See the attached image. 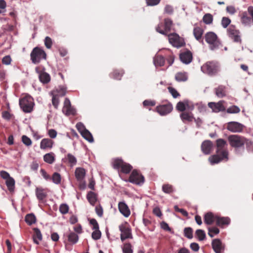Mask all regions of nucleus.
Masks as SVG:
<instances>
[{
    "label": "nucleus",
    "mask_w": 253,
    "mask_h": 253,
    "mask_svg": "<svg viewBox=\"0 0 253 253\" xmlns=\"http://www.w3.org/2000/svg\"><path fill=\"white\" fill-rule=\"evenodd\" d=\"M54 93L55 95H56L57 96H63L66 93V89L64 86H59L56 90H54L52 91L50 94Z\"/></svg>",
    "instance_id": "obj_38"
},
{
    "label": "nucleus",
    "mask_w": 253,
    "mask_h": 253,
    "mask_svg": "<svg viewBox=\"0 0 253 253\" xmlns=\"http://www.w3.org/2000/svg\"><path fill=\"white\" fill-rule=\"evenodd\" d=\"M231 20L226 17H223L221 20V25L224 28H226L230 24Z\"/></svg>",
    "instance_id": "obj_57"
},
{
    "label": "nucleus",
    "mask_w": 253,
    "mask_h": 253,
    "mask_svg": "<svg viewBox=\"0 0 253 253\" xmlns=\"http://www.w3.org/2000/svg\"><path fill=\"white\" fill-rule=\"evenodd\" d=\"M215 95L220 98L225 96V86L222 85H219L217 87L214 88Z\"/></svg>",
    "instance_id": "obj_35"
},
{
    "label": "nucleus",
    "mask_w": 253,
    "mask_h": 253,
    "mask_svg": "<svg viewBox=\"0 0 253 253\" xmlns=\"http://www.w3.org/2000/svg\"><path fill=\"white\" fill-rule=\"evenodd\" d=\"M205 39L209 44L210 49L211 50H216L221 45L220 40L216 34L213 32H207L205 35Z\"/></svg>",
    "instance_id": "obj_3"
},
{
    "label": "nucleus",
    "mask_w": 253,
    "mask_h": 253,
    "mask_svg": "<svg viewBox=\"0 0 253 253\" xmlns=\"http://www.w3.org/2000/svg\"><path fill=\"white\" fill-rule=\"evenodd\" d=\"M25 220L29 225H31L36 223L37 219L33 213H29L26 215Z\"/></svg>",
    "instance_id": "obj_37"
},
{
    "label": "nucleus",
    "mask_w": 253,
    "mask_h": 253,
    "mask_svg": "<svg viewBox=\"0 0 253 253\" xmlns=\"http://www.w3.org/2000/svg\"><path fill=\"white\" fill-rule=\"evenodd\" d=\"M211 246L215 253H222L224 251V245L219 239H215L212 241Z\"/></svg>",
    "instance_id": "obj_21"
},
{
    "label": "nucleus",
    "mask_w": 253,
    "mask_h": 253,
    "mask_svg": "<svg viewBox=\"0 0 253 253\" xmlns=\"http://www.w3.org/2000/svg\"><path fill=\"white\" fill-rule=\"evenodd\" d=\"M216 153L223 155L224 157L228 156V152L226 148L227 143L223 139H218L216 141Z\"/></svg>",
    "instance_id": "obj_15"
},
{
    "label": "nucleus",
    "mask_w": 253,
    "mask_h": 253,
    "mask_svg": "<svg viewBox=\"0 0 253 253\" xmlns=\"http://www.w3.org/2000/svg\"><path fill=\"white\" fill-rule=\"evenodd\" d=\"M227 35L234 42L241 43L240 32L234 25L229 26L227 30Z\"/></svg>",
    "instance_id": "obj_11"
},
{
    "label": "nucleus",
    "mask_w": 253,
    "mask_h": 253,
    "mask_svg": "<svg viewBox=\"0 0 253 253\" xmlns=\"http://www.w3.org/2000/svg\"><path fill=\"white\" fill-rule=\"evenodd\" d=\"M172 25V20L169 18H166L164 23H161L157 26L156 31L162 35H167L171 30Z\"/></svg>",
    "instance_id": "obj_9"
},
{
    "label": "nucleus",
    "mask_w": 253,
    "mask_h": 253,
    "mask_svg": "<svg viewBox=\"0 0 253 253\" xmlns=\"http://www.w3.org/2000/svg\"><path fill=\"white\" fill-rule=\"evenodd\" d=\"M118 208L120 212L125 217H128L131 214L130 210L124 201L118 203Z\"/></svg>",
    "instance_id": "obj_19"
},
{
    "label": "nucleus",
    "mask_w": 253,
    "mask_h": 253,
    "mask_svg": "<svg viewBox=\"0 0 253 253\" xmlns=\"http://www.w3.org/2000/svg\"><path fill=\"white\" fill-rule=\"evenodd\" d=\"M163 191L167 194H170L172 193L174 190L172 185L169 184H165L162 186Z\"/></svg>",
    "instance_id": "obj_44"
},
{
    "label": "nucleus",
    "mask_w": 253,
    "mask_h": 253,
    "mask_svg": "<svg viewBox=\"0 0 253 253\" xmlns=\"http://www.w3.org/2000/svg\"><path fill=\"white\" fill-rule=\"evenodd\" d=\"M82 136L86 140L89 142L93 141V138L91 133L88 130H86L83 132L81 134Z\"/></svg>",
    "instance_id": "obj_43"
},
{
    "label": "nucleus",
    "mask_w": 253,
    "mask_h": 253,
    "mask_svg": "<svg viewBox=\"0 0 253 253\" xmlns=\"http://www.w3.org/2000/svg\"><path fill=\"white\" fill-rule=\"evenodd\" d=\"M184 236L188 239L193 238V230L191 227H186L184 230Z\"/></svg>",
    "instance_id": "obj_53"
},
{
    "label": "nucleus",
    "mask_w": 253,
    "mask_h": 253,
    "mask_svg": "<svg viewBox=\"0 0 253 253\" xmlns=\"http://www.w3.org/2000/svg\"><path fill=\"white\" fill-rule=\"evenodd\" d=\"M11 62V58L10 55H6L2 59V63L4 65H9Z\"/></svg>",
    "instance_id": "obj_64"
},
{
    "label": "nucleus",
    "mask_w": 253,
    "mask_h": 253,
    "mask_svg": "<svg viewBox=\"0 0 253 253\" xmlns=\"http://www.w3.org/2000/svg\"><path fill=\"white\" fill-rule=\"evenodd\" d=\"M203 20L205 24H211L213 21V16L210 13H207L203 16Z\"/></svg>",
    "instance_id": "obj_49"
},
{
    "label": "nucleus",
    "mask_w": 253,
    "mask_h": 253,
    "mask_svg": "<svg viewBox=\"0 0 253 253\" xmlns=\"http://www.w3.org/2000/svg\"><path fill=\"white\" fill-rule=\"evenodd\" d=\"M93 231L92 233L91 237L94 240H97L100 239L101 236V232L99 230V229L93 230Z\"/></svg>",
    "instance_id": "obj_52"
},
{
    "label": "nucleus",
    "mask_w": 253,
    "mask_h": 253,
    "mask_svg": "<svg viewBox=\"0 0 253 253\" xmlns=\"http://www.w3.org/2000/svg\"><path fill=\"white\" fill-rule=\"evenodd\" d=\"M62 112L67 116H75L76 114V109L71 105V102L68 98L65 99Z\"/></svg>",
    "instance_id": "obj_14"
},
{
    "label": "nucleus",
    "mask_w": 253,
    "mask_h": 253,
    "mask_svg": "<svg viewBox=\"0 0 253 253\" xmlns=\"http://www.w3.org/2000/svg\"><path fill=\"white\" fill-rule=\"evenodd\" d=\"M44 44L45 46L47 48L50 49L51 48L52 45V39L49 37H46L44 39Z\"/></svg>",
    "instance_id": "obj_59"
},
{
    "label": "nucleus",
    "mask_w": 253,
    "mask_h": 253,
    "mask_svg": "<svg viewBox=\"0 0 253 253\" xmlns=\"http://www.w3.org/2000/svg\"><path fill=\"white\" fill-rule=\"evenodd\" d=\"M201 70L210 75H215L219 71V66L217 62L209 61L201 67Z\"/></svg>",
    "instance_id": "obj_7"
},
{
    "label": "nucleus",
    "mask_w": 253,
    "mask_h": 253,
    "mask_svg": "<svg viewBox=\"0 0 253 253\" xmlns=\"http://www.w3.org/2000/svg\"><path fill=\"white\" fill-rule=\"evenodd\" d=\"M194 105L197 107V109L200 113H204L207 111L206 106L202 103H196Z\"/></svg>",
    "instance_id": "obj_54"
},
{
    "label": "nucleus",
    "mask_w": 253,
    "mask_h": 253,
    "mask_svg": "<svg viewBox=\"0 0 253 253\" xmlns=\"http://www.w3.org/2000/svg\"><path fill=\"white\" fill-rule=\"evenodd\" d=\"M212 146L213 144L211 141L210 140L205 141L202 144V150L204 154H209L212 149Z\"/></svg>",
    "instance_id": "obj_29"
},
{
    "label": "nucleus",
    "mask_w": 253,
    "mask_h": 253,
    "mask_svg": "<svg viewBox=\"0 0 253 253\" xmlns=\"http://www.w3.org/2000/svg\"><path fill=\"white\" fill-rule=\"evenodd\" d=\"M162 52L163 55L157 54L153 58V62L155 67L158 68L164 66L165 58L169 64L168 66L172 65L174 60V56L172 52L169 49H164Z\"/></svg>",
    "instance_id": "obj_2"
},
{
    "label": "nucleus",
    "mask_w": 253,
    "mask_h": 253,
    "mask_svg": "<svg viewBox=\"0 0 253 253\" xmlns=\"http://www.w3.org/2000/svg\"><path fill=\"white\" fill-rule=\"evenodd\" d=\"M87 199L91 205H94L97 201V195L93 192H89L88 193L87 196Z\"/></svg>",
    "instance_id": "obj_39"
},
{
    "label": "nucleus",
    "mask_w": 253,
    "mask_h": 253,
    "mask_svg": "<svg viewBox=\"0 0 253 253\" xmlns=\"http://www.w3.org/2000/svg\"><path fill=\"white\" fill-rule=\"evenodd\" d=\"M40 172L43 178L45 180L49 181L51 180V176L46 172V171L44 169H42L40 170Z\"/></svg>",
    "instance_id": "obj_61"
},
{
    "label": "nucleus",
    "mask_w": 253,
    "mask_h": 253,
    "mask_svg": "<svg viewBox=\"0 0 253 253\" xmlns=\"http://www.w3.org/2000/svg\"><path fill=\"white\" fill-rule=\"evenodd\" d=\"M169 91L171 94L172 97L174 98H176L179 96H180V94L178 92V91L173 87L171 86H169L168 87Z\"/></svg>",
    "instance_id": "obj_56"
},
{
    "label": "nucleus",
    "mask_w": 253,
    "mask_h": 253,
    "mask_svg": "<svg viewBox=\"0 0 253 253\" xmlns=\"http://www.w3.org/2000/svg\"><path fill=\"white\" fill-rule=\"evenodd\" d=\"M120 231L121 232V239L124 241L126 239H132L131 229L127 222H125L119 226Z\"/></svg>",
    "instance_id": "obj_13"
},
{
    "label": "nucleus",
    "mask_w": 253,
    "mask_h": 253,
    "mask_svg": "<svg viewBox=\"0 0 253 253\" xmlns=\"http://www.w3.org/2000/svg\"><path fill=\"white\" fill-rule=\"evenodd\" d=\"M43 159L46 163L51 165L55 162L56 156L53 152H51L44 155Z\"/></svg>",
    "instance_id": "obj_31"
},
{
    "label": "nucleus",
    "mask_w": 253,
    "mask_h": 253,
    "mask_svg": "<svg viewBox=\"0 0 253 253\" xmlns=\"http://www.w3.org/2000/svg\"><path fill=\"white\" fill-rule=\"evenodd\" d=\"M52 97V103L53 105L55 108H57L58 105L59 104V97L57 96L56 95H55L54 93L50 94Z\"/></svg>",
    "instance_id": "obj_55"
},
{
    "label": "nucleus",
    "mask_w": 253,
    "mask_h": 253,
    "mask_svg": "<svg viewBox=\"0 0 253 253\" xmlns=\"http://www.w3.org/2000/svg\"><path fill=\"white\" fill-rule=\"evenodd\" d=\"M33 230L34 231V234L33 235V239L34 242L35 244L39 245L40 243V242L42 240V234L41 233V231L40 230V229L39 228H34Z\"/></svg>",
    "instance_id": "obj_33"
},
{
    "label": "nucleus",
    "mask_w": 253,
    "mask_h": 253,
    "mask_svg": "<svg viewBox=\"0 0 253 253\" xmlns=\"http://www.w3.org/2000/svg\"><path fill=\"white\" fill-rule=\"evenodd\" d=\"M15 180L12 177H10V178L5 180V184L8 190L10 191H13L15 188Z\"/></svg>",
    "instance_id": "obj_40"
},
{
    "label": "nucleus",
    "mask_w": 253,
    "mask_h": 253,
    "mask_svg": "<svg viewBox=\"0 0 253 253\" xmlns=\"http://www.w3.org/2000/svg\"><path fill=\"white\" fill-rule=\"evenodd\" d=\"M228 140L230 145L234 148H240L246 142V139L244 137L237 134L229 135Z\"/></svg>",
    "instance_id": "obj_8"
},
{
    "label": "nucleus",
    "mask_w": 253,
    "mask_h": 253,
    "mask_svg": "<svg viewBox=\"0 0 253 253\" xmlns=\"http://www.w3.org/2000/svg\"><path fill=\"white\" fill-rule=\"evenodd\" d=\"M145 178L143 175L137 170H133L131 173L128 181L133 184L141 185L144 183Z\"/></svg>",
    "instance_id": "obj_10"
},
{
    "label": "nucleus",
    "mask_w": 253,
    "mask_h": 253,
    "mask_svg": "<svg viewBox=\"0 0 253 253\" xmlns=\"http://www.w3.org/2000/svg\"><path fill=\"white\" fill-rule=\"evenodd\" d=\"M208 235L211 237H213L214 235L218 234L219 233V229L215 226L208 227Z\"/></svg>",
    "instance_id": "obj_45"
},
{
    "label": "nucleus",
    "mask_w": 253,
    "mask_h": 253,
    "mask_svg": "<svg viewBox=\"0 0 253 253\" xmlns=\"http://www.w3.org/2000/svg\"><path fill=\"white\" fill-rule=\"evenodd\" d=\"M36 71L39 74V79L40 81L43 84H45L49 83L50 81V75L45 72H40L38 71V68H36Z\"/></svg>",
    "instance_id": "obj_30"
},
{
    "label": "nucleus",
    "mask_w": 253,
    "mask_h": 253,
    "mask_svg": "<svg viewBox=\"0 0 253 253\" xmlns=\"http://www.w3.org/2000/svg\"><path fill=\"white\" fill-rule=\"evenodd\" d=\"M122 249L123 253H133L132 246L129 243L124 244Z\"/></svg>",
    "instance_id": "obj_46"
},
{
    "label": "nucleus",
    "mask_w": 253,
    "mask_h": 253,
    "mask_svg": "<svg viewBox=\"0 0 253 253\" xmlns=\"http://www.w3.org/2000/svg\"><path fill=\"white\" fill-rule=\"evenodd\" d=\"M241 19L242 23L247 26H250L252 21V18L248 16L246 11L242 13Z\"/></svg>",
    "instance_id": "obj_36"
},
{
    "label": "nucleus",
    "mask_w": 253,
    "mask_h": 253,
    "mask_svg": "<svg viewBox=\"0 0 253 253\" xmlns=\"http://www.w3.org/2000/svg\"><path fill=\"white\" fill-rule=\"evenodd\" d=\"M156 109L160 115L164 116L170 113L173 109V107L171 103H168L157 106Z\"/></svg>",
    "instance_id": "obj_17"
},
{
    "label": "nucleus",
    "mask_w": 253,
    "mask_h": 253,
    "mask_svg": "<svg viewBox=\"0 0 253 253\" xmlns=\"http://www.w3.org/2000/svg\"><path fill=\"white\" fill-rule=\"evenodd\" d=\"M168 38L169 43L174 47L179 48L185 44L184 39L176 33L168 35Z\"/></svg>",
    "instance_id": "obj_12"
},
{
    "label": "nucleus",
    "mask_w": 253,
    "mask_h": 253,
    "mask_svg": "<svg viewBox=\"0 0 253 253\" xmlns=\"http://www.w3.org/2000/svg\"><path fill=\"white\" fill-rule=\"evenodd\" d=\"M161 0H146L147 5L153 6L159 4Z\"/></svg>",
    "instance_id": "obj_62"
},
{
    "label": "nucleus",
    "mask_w": 253,
    "mask_h": 253,
    "mask_svg": "<svg viewBox=\"0 0 253 253\" xmlns=\"http://www.w3.org/2000/svg\"><path fill=\"white\" fill-rule=\"evenodd\" d=\"M179 58L183 63L188 64L190 63L193 60V55L190 51L185 50L181 51L180 53Z\"/></svg>",
    "instance_id": "obj_18"
},
{
    "label": "nucleus",
    "mask_w": 253,
    "mask_h": 253,
    "mask_svg": "<svg viewBox=\"0 0 253 253\" xmlns=\"http://www.w3.org/2000/svg\"><path fill=\"white\" fill-rule=\"evenodd\" d=\"M53 140L49 138H43L40 143V148L42 150L51 149L54 145Z\"/></svg>",
    "instance_id": "obj_26"
},
{
    "label": "nucleus",
    "mask_w": 253,
    "mask_h": 253,
    "mask_svg": "<svg viewBox=\"0 0 253 253\" xmlns=\"http://www.w3.org/2000/svg\"><path fill=\"white\" fill-rule=\"evenodd\" d=\"M19 105L24 113H30L34 110L35 103L31 96L26 95L19 99Z\"/></svg>",
    "instance_id": "obj_4"
},
{
    "label": "nucleus",
    "mask_w": 253,
    "mask_h": 253,
    "mask_svg": "<svg viewBox=\"0 0 253 253\" xmlns=\"http://www.w3.org/2000/svg\"><path fill=\"white\" fill-rule=\"evenodd\" d=\"M215 222L216 225L223 228L230 224V219L228 217H220L217 215L215 217Z\"/></svg>",
    "instance_id": "obj_27"
},
{
    "label": "nucleus",
    "mask_w": 253,
    "mask_h": 253,
    "mask_svg": "<svg viewBox=\"0 0 253 253\" xmlns=\"http://www.w3.org/2000/svg\"><path fill=\"white\" fill-rule=\"evenodd\" d=\"M76 127L81 134L86 130L84 124L81 122L78 123Z\"/></svg>",
    "instance_id": "obj_63"
},
{
    "label": "nucleus",
    "mask_w": 253,
    "mask_h": 253,
    "mask_svg": "<svg viewBox=\"0 0 253 253\" xmlns=\"http://www.w3.org/2000/svg\"><path fill=\"white\" fill-rule=\"evenodd\" d=\"M49 190L47 188L37 187L35 190L36 195L40 202H43L47 196Z\"/></svg>",
    "instance_id": "obj_20"
},
{
    "label": "nucleus",
    "mask_w": 253,
    "mask_h": 253,
    "mask_svg": "<svg viewBox=\"0 0 253 253\" xmlns=\"http://www.w3.org/2000/svg\"><path fill=\"white\" fill-rule=\"evenodd\" d=\"M175 79L178 82H185L188 79L187 74L185 72H178L175 75Z\"/></svg>",
    "instance_id": "obj_34"
},
{
    "label": "nucleus",
    "mask_w": 253,
    "mask_h": 253,
    "mask_svg": "<svg viewBox=\"0 0 253 253\" xmlns=\"http://www.w3.org/2000/svg\"><path fill=\"white\" fill-rule=\"evenodd\" d=\"M30 57L33 63L37 64L42 60L46 59V54L42 48L36 47L32 50Z\"/></svg>",
    "instance_id": "obj_5"
},
{
    "label": "nucleus",
    "mask_w": 253,
    "mask_h": 253,
    "mask_svg": "<svg viewBox=\"0 0 253 253\" xmlns=\"http://www.w3.org/2000/svg\"><path fill=\"white\" fill-rule=\"evenodd\" d=\"M194 108V104L188 100L179 101L176 106V110L182 112L180 114V118L184 123L192 122L195 119L194 115L192 112Z\"/></svg>",
    "instance_id": "obj_1"
},
{
    "label": "nucleus",
    "mask_w": 253,
    "mask_h": 253,
    "mask_svg": "<svg viewBox=\"0 0 253 253\" xmlns=\"http://www.w3.org/2000/svg\"><path fill=\"white\" fill-rule=\"evenodd\" d=\"M204 30L202 28L199 26H195L193 29V35L195 38L200 42L203 43V35Z\"/></svg>",
    "instance_id": "obj_25"
},
{
    "label": "nucleus",
    "mask_w": 253,
    "mask_h": 253,
    "mask_svg": "<svg viewBox=\"0 0 253 253\" xmlns=\"http://www.w3.org/2000/svg\"><path fill=\"white\" fill-rule=\"evenodd\" d=\"M75 233L78 234H81L83 232V230L82 225L80 224L76 225L73 227Z\"/></svg>",
    "instance_id": "obj_60"
},
{
    "label": "nucleus",
    "mask_w": 253,
    "mask_h": 253,
    "mask_svg": "<svg viewBox=\"0 0 253 253\" xmlns=\"http://www.w3.org/2000/svg\"><path fill=\"white\" fill-rule=\"evenodd\" d=\"M67 160L71 166H73L77 164V161L76 157L71 154H68L67 155Z\"/></svg>",
    "instance_id": "obj_51"
},
{
    "label": "nucleus",
    "mask_w": 253,
    "mask_h": 253,
    "mask_svg": "<svg viewBox=\"0 0 253 253\" xmlns=\"http://www.w3.org/2000/svg\"><path fill=\"white\" fill-rule=\"evenodd\" d=\"M51 180L54 184H59L61 181V175L58 172H54L51 177Z\"/></svg>",
    "instance_id": "obj_41"
},
{
    "label": "nucleus",
    "mask_w": 253,
    "mask_h": 253,
    "mask_svg": "<svg viewBox=\"0 0 253 253\" xmlns=\"http://www.w3.org/2000/svg\"><path fill=\"white\" fill-rule=\"evenodd\" d=\"M123 71L114 70L111 74L110 77L116 80H121L122 77L124 74Z\"/></svg>",
    "instance_id": "obj_42"
},
{
    "label": "nucleus",
    "mask_w": 253,
    "mask_h": 253,
    "mask_svg": "<svg viewBox=\"0 0 253 253\" xmlns=\"http://www.w3.org/2000/svg\"><path fill=\"white\" fill-rule=\"evenodd\" d=\"M227 129L233 132H240L243 130V125L236 122H231L228 123Z\"/></svg>",
    "instance_id": "obj_22"
},
{
    "label": "nucleus",
    "mask_w": 253,
    "mask_h": 253,
    "mask_svg": "<svg viewBox=\"0 0 253 253\" xmlns=\"http://www.w3.org/2000/svg\"><path fill=\"white\" fill-rule=\"evenodd\" d=\"M59 210L61 214H66L69 212V207L66 204H61L59 206Z\"/></svg>",
    "instance_id": "obj_50"
},
{
    "label": "nucleus",
    "mask_w": 253,
    "mask_h": 253,
    "mask_svg": "<svg viewBox=\"0 0 253 253\" xmlns=\"http://www.w3.org/2000/svg\"><path fill=\"white\" fill-rule=\"evenodd\" d=\"M86 174L84 169L81 167L77 168L75 171V176L77 181L82 182L84 181Z\"/></svg>",
    "instance_id": "obj_24"
},
{
    "label": "nucleus",
    "mask_w": 253,
    "mask_h": 253,
    "mask_svg": "<svg viewBox=\"0 0 253 253\" xmlns=\"http://www.w3.org/2000/svg\"><path fill=\"white\" fill-rule=\"evenodd\" d=\"M208 106L212 110V112L214 113H218L225 110L224 101L223 100H220L216 103L213 102H209Z\"/></svg>",
    "instance_id": "obj_16"
},
{
    "label": "nucleus",
    "mask_w": 253,
    "mask_h": 253,
    "mask_svg": "<svg viewBox=\"0 0 253 253\" xmlns=\"http://www.w3.org/2000/svg\"><path fill=\"white\" fill-rule=\"evenodd\" d=\"M217 216L211 212H208L204 215V221L205 224L211 225L215 221V217Z\"/></svg>",
    "instance_id": "obj_32"
},
{
    "label": "nucleus",
    "mask_w": 253,
    "mask_h": 253,
    "mask_svg": "<svg viewBox=\"0 0 253 253\" xmlns=\"http://www.w3.org/2000/svg\"><path fill=\"white\" fill-rule=\"evenodd\" d=\"M228 159V156L224 157L223 155L221 154H217L213 155L209 157V160L211 165L217 164L222 161H227Z\"/></svg>",
    "instance_id": "obj_23"
},
{
    "label": "nucleus",
    "mask_w": 253,
    "mask_h": 253,
    "mask_svg": "<svg viewBox=\"0 0 253 253\" xmlns=\"http://www.w3.org/2000/svg\"><path fill=\"white\" fill-rule=\"evenodd\" d=\"M240 112V109L236 105H232L226 110V112L228 114H237Z\"/></svg>",
    "instance_id": "obj_48"
},
{
    "label": "nucleus",
    "mask_w": 253,
    "mask_h": 253,
    "mask_svg": "<svg viewBox=\"0 0 253 253\" xmlns=\"http://www.w3.org/2000/svg\"><path fill=\"white\" fill-rule=\"evenodd\" d=\"M64 236L67 237L68 242L72 245H75L77 243L79 239L78 235L72 231L67 233Z\"/></svg>",
    "instance_id": "obj_28"
},
{
    "label": "nucleus",
    "mask_w": 253,
    "mask_h": 253,
    "mask_svg": "<svg viewBox=\"0 0 253 253\" xmlns=\"http://www.w3.org/2000/svg\"><path fill=\"white\" fill-rule=\"evenodd\" d=\"M113 166L115 169H118L119 172L125 174L129 173L132 169V167L130 164L120 159H116L114 160Z\"/></svg>",
    "instance_id": "obj_6"
},
{
    "label": "nucleus",
    "mask_w": 253,
    "mask_h": 253,
    "mask_svg": "<svg viewBox=\"0 0 253 253\" xmlns=\"http://www.w3.org/2000/svg\"><path fill=\"white\" fill-rule=\"evenodd\" d=\"M22 141L27 146H29L32 145L31 139L26 135H23L22 136Z\"/></svg>",
    "instance_id": "obj_58"
},
{
    "label": "nucleus",
    "mask_w": 253,
    "mask_h": 253,
    "mask_svg": "<svg viewBox=\"0 0 253 253\" xmlns=\"http://www.w3.org/2000/svg\"><path fill=\"white\" fill-rule=\"evenodd\" d=\"M195 236L199 241H203L206 238V233L202 229H198L196 231Z\"/></svg>",
    "instance_id": "obj_47"
}]
</instances>
